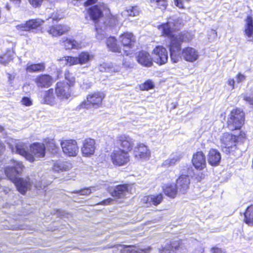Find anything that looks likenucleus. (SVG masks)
Listing matches in <instances>:
<instances>
[{
  "instance_id": "f257e3e1",
  "label": "nucleus",
  "mask_w": 253,
  "mask_h": 253,
  "mask_svg": "<svg viewBox=\"0 0 253 253\" xmlns=\"http://www.w3.org/2000/svg\"><path fill=\"white\" fill-rule=\"evenodd\" d=\"M158 28L161 32L163 36L170 39L169 44L170 58L172 62H177L182 43L190 41L192 39V36L188 32L176 34L175 31L178 29L179 25L178 21L172 18H169L167 23L159 25Z\"/></svg>"
},
{
  "instance_id": "f03ea898",
  "label": "nucleus",
  "mask_w": 253,
  "mask_h": 253,
  "mask_svg": "<svg viewBox=\"0 0 253 253\" xmlns=\"http://www.w3.org/2000/svg\"><path fill=\"white\" fill-rule=\"evenodd\" d=\"M11 162L12 166L5 168V174L7 178L15 184L19 192L24 194L31 186L30 179L28 177L23 178L18 176L22 173L24 168L21 162L12 160Z\"/></svg>"
},
{
  "instance_id": "7ed1b4c3",
  "label": "nucleus",
  "mask_w": 253,
  "mask_h": 253,
  "mask_svg": "<svg viewBox=\"0 0 253 253\" xmlns=\"http://www.w3.org/2000/svg\"><path fill=\"white\" fill-rule=\"evenodd\" d=\"M13 152H15L16 153L24 157L25 159L30 162L35 161V158L33 156L37 158H43L45 155V147L43 144L39 143H35L30 146V151L32 154L29 153L27 151V148L25 145L21 143H17L15 148L11 147Z\"/></svg>"
},
{
  "instance_id": "20e7f679",
  "label": "nucleus",
  "mask_w": 253,
  "mask_h": 253,
  "mask_svg": "<svg viewBox=\"0 0 253 253\" xmlns=\"http://www.w3.org/2000/svg\"><path fill=\"white\" fill-rule=\"evenodd\" d=\"M239 136L229 133H224L220 137L221 146L226 154H231L235 156L240 155V151L237 149V140Z\"/></svg>"
},
{
  "instance_id": "39448f33",
  "label": "nucleus",
  "mask_w": 253,
  "mask_h": 253,
  "mask_svg": "<svg viewBox=\"0 0 253 253\" xmlns=\"http://www.w3.org/2000/svg\"><path fill=\"white\" fill-rule=\"evenodd\" d=\"M65 78L69 82L70 84L67 83L59 82L56 84L55 87V93L57 98L61 100H67L71 96L70 86L73 85L75 78L74 77H70V73H66L65 75Z\"/></svg>"
},
{
  "instance_id": "423d86ee",
  "label": "nucleus",
  "mask_w": 253,
  "mask_h": 253,
  "mask_svg": "<svg viewBox=\"0 0 253 253\" xmlns=\"http://www.w3.org/2000/svg\"><path fill=\"white\" fill-rule=\"evenodd\" d=\"M244 123V113L239 109L231 111L227 121V126L230 130L241 128Z\"/></svg>"
},
{
  "instance_id": "0eeeda50",
  "label": "nucleus",
  "mask_w": 253,
  "mask_h": 253,
  "mask_svg": "<svg viewBox=\"0 0 253 253\" xmlns=\"http://www.w3.org/2000/svg\"><path fill=\"white\" fill-rule=\"evenodd\" d=\"M119 41L123 46L122 50L123 54L126 55L131 54V49L133 48L135 42V38L133 35L129 32L124 33L120 35Z\"/></svg>"
},
{
  "instance_id": "6e6552de",
  "label": "nucleus",
  "mask_w": 253,
  "mask_h": 253,
  "mask_svg": "<svg viewBox=\"0 0 253 253\" xmlns=\"http://www.w3.org/2000/svg\"><path fill=\"white\" fill-rule=\"evenodd\" d=\"M111 158L113 164L119 166H124L129 161L128 153L119 148L113 151L111 154Z\"/></svg>"
},
{
  "instance_id": "1a4fd4ad",
  "label": "nucleus",
  "mask_w": 253,
  "mask_h": 253,
  "mask_svg": "<svg viewBox=\"0 0 253 253\" xmlns=\"http://www.w3.org/2000/svg\"><path fill=\"white\" fill-rule=\"evenodd\" d=\"M104 98V94L101 92H95L89 94L87 96V101L83 102L80 105L81 107L88 109L92 106L97 108L101 104Z\"/></svg>"
},
{
  "instance_id": "9d476101",
  "label": "nucleus",
  "mask_w": 253,
  "mask_h": 253,
  "mask_svg": "<svg viewBox=\"0 0 253 253\" xmlns=\"http://www.w3.org/2000/svg\"><path fill=\"white\" fill-rule=\"evenodd\" d=\"M63 153L70 157H74L77 155L79 152V147L75 140H64L60 143Z\"/></svg>"
},
{
  "instance_id": "9b49d317",
  "label": "nucleus",
  "mask_w": 253,
  "mask_h": 253,
  "mask_svg": "<svg viewBox=\"0 0 253 253\" xmlns=\"http://www.w3.org/2000/svg\"><path fill=\"white\" fill-rule=\"evenodd\" d=\"M153 61L160 65L166 63L168 60L167 49L162 46L158 45L153 50Z\"/></svg>"
},
{
  "instance_id": "f8f14e48",
  "label": "nucleus",
  "mask_w": 253,
  "mask_h": 253,
  "mask_svg": "<svg viewBox=\"0 0 253 253\" xmlns=\"http://www.w3.org/2000/svg\"><path fill=\"white\" fill-rule=\"evenodd\" d=\"M117 143L120 144L123 150L128 152L131 151L134 147V140L126 134H121L117 137Z\"/></svg>"
},
{
  "instance_id": "ddd939ff",
  "label": "nucleus",
  "mask_w": 253,
  "mask_h": 253,
  "mask_svg": "<svg viewBox=\"0 0 253 253\" xmlns=\"http://www.w3.org/2000/svg\"><path fill=\"white\" fill-rule=\"evenodd\" d=\"M136 158L143 161L149 160L151 157V152L148 147L143 143H139L134 150Z\"/></svg>"
},
{
  "instance_id": "4468645a",
  "label": "nucleus",
  "mask_w": 253,
  "mask_h": 253,
  "mask_svg": "<svg viewBox=\"0 0 253 253\" xmlns=\"http://www.w3.org/2000/svg\"><path fill=\"white\" fill-rule=\"evenodd\" d=\"M95 149V140L93 139L87 138L83 142L81 151L84 156L90 157L94 154Z\"/></svg>"
},
{
  "instance_id": "2eb2a0df",
  "label": "nucleus",
  "mask_w": 253,
  "mask_h": 253,
  "mask_svg": "<svg viewBox=\"0 0 253 253\" xmlns=\"http://www.w3.org/2000/svg\"><path fill=\"white\" fill-rule=\"evenodd\" d=\"M190 179L187 175H181L177 179L176 186L179 193L185 194L189 187Z\"/></svg>"
},
{
  "instance_id": "dca6fc26",
  "label": "nucleus",
  "mask_w": 253,
  "mask_h": 253,
  "mask_svg": "<svg viewBox=\"0 0 253 253\" xmlns=\"http://www.w3.org/2000/svg\"><path fill=\"white\" fill-rule=\"evenodd\" d=\"M41 102L53 106L57 103V99L54 95V91L52 88L42 92L41 95Z\"/></svg>"
},
{
  "instance_id": "f3484780",
  "label": "nucleus",
  "mask_w": 253,
  "mask_h": 253,
  "mask_svg": "<svg viewBox=\"0 0 253 253\" xmlns=\"http://www.w3.org/2000/svg\"><path fill=\"white\" fill-rule=\"evenodd\" d=\"M181 57L186 61L192 62L198 59L199 53L194 48L187 47L183 49Z\"/></svg>"
},
{
  "instance_id": "a211bd4d",
  "label": "nucleus",
  "mask_w": 253,
  "mask_h": 253,
  "mask_svg": "<svg viewBox=\"0 0 253 253\" xmlns=\"http://www.w3.org/2000/svg\"><path fill=\"white\" fill-rule=\"evenodd\" d=\"M43 23V21L40 19H31L26 22L25 24H21L17 26L18 30L28 31L31 29H36Z\"/></svg>"
},
{
  "instance_id": "6ab92c4d",
  "label": "nucleus",
  "mask_w": 253,
  "mask_h": 253,
  "mask_svg": "<svg viewBox=\"0 0 253 253\" xmlns=\"http://www.w3.org/2000/svg\"><path fill=\"white\" fill-rule=\"evenodd\" d=\"M192 164L195 168L201 170L205 168L206 165V158L202 152H197L193 155Z\"/></svg>"
},
{
  "instance_id": "aec40b11",
  "label": "nucleus",
  "mask_w": 253,
  "mask_h": 253,
  "mask_svg": "<svg viewBox=\"0 0 253 253\" xmlns=\"http://www.w3.org/2000/svg\"><path fill=\"white\" fill-rule=\"evenodd\" d=\"M136 58L138 63L144 66L150 67L152 65V59L149 53L145 51L138 52Z\"/></svg>"
},
{
  "instance_id": "412c9836",
  "label": "nucleus",
  "mask_w": 253,
  "mask_h": 253,
  "mask_svg": "<svg viewBox=\"0 0 253 253\" xmlns=\"http://www.w3.org/2000/svg\"><path fill=\"white\" fill-rule=\"evenodd\" d=\"M163 195L162 194L158 195H153L144 197L142 199V202L147 204V206L154 205L157 206L160 204L163 201Z\"/></svg>"
},
{
  "instance_id": "4be33fe9",
  "label": "nucleus",
  "mask_w": 253,
  "mask_h": 253,
  "mask_svg": "<svg viewBox=\"0 0 253 253\" xmlns=\"http://www.w3.org/2000/svg\"><path fill=\"white\" fill-rule=\"evenodd\" d=\"M244 32L248 41L253 42V19L251 16L247 17Z\"/></svg>"
},
{
  "instance_id": "5701e85b",
  "label": "nucleus",
  "mask_w": 253,
  "mask_h": 253,
  "mask_svg": "<svg viewBox=\"0 0 253 253\" xmlns=\"http://www.w3.org/2000/svg\"><path fill=\"white\" fill-rule=\"evenodd\" d=\"M109 191L113 197L122 198L128 192V186L126 184L119 185L114 188L112 190L109 189Z\"/></svg>"
},
{
  "instance_id": "b1692460",
  "label": "nucleus",
  "mask_w": 253,
  "mask_h": 253,
  "mask_svg": "<svg viewBox=\"0 0 253 253\" xmlns=\"http://www.w3.org/2000/svg\"><path fill=\"white\" fill-rule=\"evenodd\" d=\"M221 160V155L219 152L215 149H211L208 156L209 163L211 166L218 165Z\"/></svg>"
},
{
  "instance_id": "393cba45",
  "label": "nucleus",
  "mask_w": 253,
  "mask_h": 253,
  "mask_svg": "<svg viewBox=\"0 0 253 253\" xmlns=\"http://www.w3.org/2000/svg\"><path fill=\"white\" fill-rule=\"evenodd\" d=\"M69 30V27L65 25H56L49 28L48 32L53 36H60Z\"/></svg>"
},
{
  "instance_id": "a878e982",
  "label": "nucleus",
  "mask_w": 253,
  "mask_h": 253,
  "mask_svg": "<svg viewBox=\"0 0 253 253\" xmlns=\"http://www.w3.org/2000/svg\"><path fill=\"white\" fill-rule=\"evenodd\" d=\"M37 85L41 87H49L52 84V79L47 75H42L35 79Z\"/></svg>"
},
{
  "instance_id": "bb28decb",
  "label": "nucleus",
  "mask_w": 253,
  "mask_h": 253,
  "mask_svg": "<svg viewBox=\"0 0 253 253\" xmlns=\"http://www.w3.org/2000/svg\"><path fill=\"white\" fill-rule=\"evenodd\" d=\"M88 13L90 19L96 22L102 15V8L98 5H94L88 9Z\"/></svg>"
},
{
  "instance_id": "cd10ccee",
  "label": "nucleus",
  "mask_w": 253,
  "mask_h": 253,
  "mask_svg": "<svg viewBox=\"0 0 253 253\" xmlns=\"http://www.w3.org/2000/svg\"><path fill=\"white\" fill-rule=\"evenodd\" d=\"M106 44L108 48L112 51L115 52L121 53L123 54L122 48L117 43V40L114 37H110L107 40Z\"/></svg>"
},
{
  "instance_id": "c85d7f7f",
  "label": "nucleus",
  "mask_w": 253,
  "mask_h": 253,
  "mask_svg": "<svg viewBox=\"0 0 253 253\" xmlns=\"http://www.w3.org/2000/svg\"><path fill=\"white\" fill-rule=\"evenodd\" d=\"M163 191L167 196L174 198L178 191L176 185L174 184H167L163 187Z\"/></svg>"
},
{
  "instance_id": "c756f323",
  "label": "nucleus",
  "mask_w": 253,
  "mask_h": 253,
  "mask_svg": "<svg viewBox=\"0 0 253 253\" xmlns=\"http://www.w3.org/2000/svg\"><path fill=\"white\" fill-rule=\"evenodd\" d=\"M182 157V155L180 153H173L170 155V157L166 160L162 164V166L169 167L173 166Z\"/></svg>"
},
{
  "instance_id": "7c9ffc66",
  "label": "nucleus",
  "mask_w": 253,
  "mask_h": 253,
  "mask_svg": "<svg viewBox=\"0 0 253 253\" xmlns=\"http://www.w3.org/2000/svg\"><path fill=\"white\" fill-rule=\"evenodd\" d=\"M45 69V64L43 63L38 64H31L29 62L26 65V70L28 72H38L43 71Z\"/></svg>"
},
{
  "instance_id": "2f4dec72",
  "label": "nucleus",
  "mask_w": 253,
  "mask_h": 253,
  "mask_svg": "<svg viewBox=\"0 0 253 253\" xmlns=\"http://www.w3.org/2000/svg\"><path fill=\"white\" fill-rule=\"evenodd\" d=\"M139 13V8L136 6H129L121 13V16L126 18L127 16H136Z\"/></svg>"
},
{
  "instance_id": "473e14b6",
  "label": "nucleus",
  "mask_w": 253,
  "mask_h": 253,
  "mask_svg": "<svg viewBox=\"0 0 253 253\" xmlns=\"http://www.w3.org/2000/svg\"><path fill=\"white\" fill-rule=\"evenodd\" d=\"M71 168V164L67 162L58 161L54 163L53 169L59 172L61 171H67Z\"/></svg>"
},
{
  "instance_id": "72a5a7b5",
  "label": "nucleus",
  "mask_w": 253,
  "mask_h": 253,
  "mask_svg": "<svg viewBox=\"0 0 253 253\" xmlns=\"http://www.w3.org/2000/svg\"><path fill=\"white\" fill-rule=\"evenodd\" d=\"M244 222L250 226H253V205L247 208L244 212Z\"/></svg>"
},
{
  "instance_id": "f704fd0d",
  "label": "nucleus",
  "mask_w": 253,
  "mask_h": 253,
  "mask_svg": "<svg viewBox=\"0 0 253 253\" xmlns=\"http://www.w3.org/2000/svg\"><path fill=\"white\" fill-rule=\"evenodd\" d=\"M66 49H79L81 48V43L71 39H66L63 42Z\"/></svg>"
},
{
  "instance_id": "c9c22d12",
  "label": "nucleus",
  "mask_w": 253,
  "mask_h": 253,
  "mask_svg": "<svg viewBox=\"0 0 253 253\" xmlns=\"http://www.w3.org/2000/svg\"><path fill=\"white\" fill-rule=\"evenodd\" d=\"M62 62V64L69 65L70 66L79 64V60L77 57L65 56L59 60Z\"/></svg>"
},
{
  "instance_id": "e433bc0d",
  "label": "nucleus",
  "mask_w": 253,
  "mask_h": 253,
  "mask_svg": "<svg viewBox=\"0 0 253 253\" xmlns=\"http://www.w3.org/2000/svg\"><path fill=\"white\" fill-rule=\"evenodd\" d=\"M78 57L79 64H83L87 63L92 58V56L87 52H82Z\"/></svg>"
},
{
  "instance_id": "4c0bfd02",
  "label": "nucleus",
  "mask_w": 253,
  "mask_h": 253,
  "mask_svg": "<svg viewBox=\"0 0 253 253\" xmlns=\"http://www.w3.org/2000/svg\"><path fill=\"white\" fill-rule=\"evenodd\" d=\"M150 3L152 6L162 10L165 9L167 5V0H151Z\"/></svg>"
},
{
  "instance_id": "58836bf2",
  "label": "nucleus",
  "mask_w": 253,
  "mask_h": 253,
  "mask_svg": "<svg viewBox=\"0 0 253 253\" xmlns=\"http://www.w3.org/2000/svg\"><path fill=\"white\" fill-rule=\"evenodd\" d=\"M120 20L121 19L119 16L111 15L107 19L108 23H107V22H105V24L110 27H113L117 24H119Z\"/></svg>"
},
{
  "instance_id": "ea45409f",
  "label": "nucleus",
  "mask_w": 253,
  "mask_h": 253,
  "mask_svg": "<svg viewBox=\"0 0 253 253\" xmlns=\"http://www.w3.org/2000/svg\"><path fill=\"white\" fill-rule=\"evenodd\" d=\"M13 52L10 50L7 51L4 55L0 56V63L6 64L8 62L12 59Z\"/></svg>"
},
{
  "instance_id": "a19ab883",
  "label": "nucleus",
  "mask_w": 253,
  "mask_h": 253,
  "mask_svg": "<svg viewBox=\"0 0 253 253\" xmlns=\"http://www.w3.org/2000/svg\"><path fill=\"white\" fill-rule=\"evenodd\" d=\"M153 87L154 84L150 80H148L140 85V88L142 90H148Z\"/></svg>"
},
{
  "instance_id": "79ce46f5",
  "label": "nucleus",
  "mask_w": 253,
  "mask_h": 253,
  "mask_svg": "<svg viewBox=\"0 0 253 253\" xmlns=\"http://www.w3.org/2000/svg\"><path fill=\"white\" fill-rule=\"evenodd\" d=\"M240 97L243 100L247 102L250 105L253 106V94L248 96L246 93L242 94Z\"/></svg>"
},
{
  "instance_id": "37998d69",
  "label": "nucleus",
  "mask_w": 253,
  "mask_h": 253,
  "mask_svg": "<svg viewBox=\"0 0 253 253\" xmlns=\"http://www.w3.org/2000/svg\"><path fill=\"white\" fill-rule=\"evenodd\" d=\"M91 192L92 191L91 188H84L81 190L75 192V193H78L81 195H89Z\"/></svg>"
},
{
  "instance_id": "c03bdc74",
  "label": "nucleus",
  "mask_w": 253,
  "mask_h": 253,
  "mask_svg": "<svg viewBox=\"0 0 253 253\" xmlns=\"http://www.w3.org/2000/svg\"><path fill=\"white\" fill-rule=\"evenodd\" d=\"M96 27V38L99 40H102L105 38L104 34L103 33V31L101 29H98Z\"/></svg>"
},
{
  "instance_id": "a18cd8bd",
  "label": "nucleus",
  "mask_w": 253,
  "mask_h": 253,
  "mask_svg": "<svg viewBox=\"0 0 253 253\" xmlns=\"http://www.w3.org/2000/svg\"><path fill=\"white\" fill-rule=\"evenodd\" d=\"M126 248L127 249V251L129 252V253H143V251H141V253L137 251V249L132 246H126Z\"/></svg>"
},
{
  "instance_id": "49530a36",
  "label": "nucleus",
  "mask_w": 253,
  "mask_h": 253,
  "mask_svg": "<svg viewBox=\"0 0 253 253\" xmlns=\"http://www.w3.org/2000/svg\"><path fill=\"white\" fill-rule=\"evenodd\" d=\"M21 102L22 104L26 106H29L32 104V102L30 98L27 97H24L21 100Z\"/></svg>"
},
{
  "instance_id": "de8ad7c7",
  "label": "nucleus",
  "mask_w": 253,
  "mask_h": 253,
  "mask_svg": "<svg viewBox=\"0 0 253 253\" xmlns=\"http://www.w3.org/2000/svg\"><path fill=\"white\" fill-rule=\"evenodd\" d=\"M81 87L84 89H87L89 88L91 85L90 82H88L87 81L84 80L83 83L80 84Z\"/></svg>"
},
{
  "instance_id": "09e8293b",
  "label": "nucleus",
  "mask_w": 253,
  "mask_h": 253,
  "mask_svg": "<svg viewBox=\"0 0 253 253\" xmlns=\"http://www.w3.org/2000/svg\"><path fill=\"white\" fill-rule=\"evenodd\" d=\"M236 81L238 83H241L245 80L246 76L242 74L241 73H239L236 77Z\"/></svg>"
},
{
  "instance_id": "8fccbe9b",
  "label": "nucleus",
  "mask_w": 253,
  "mask_h": 253,
  "mask_svg": "<svg viewBox=\"0 0 253 253\" xmlns=\"http://www.w3.org/2000/svg\"><path fill=\"white\" fill-rule=\"evenodd\" d=\"M98 70L102 72H106L107 68H108V66L107 64L106 63H103L102 64H100L98 67Z\"/></svg>"
},
{
  "instance_id": "3c124183",
  "label": "nucleus",
  "mask_w": 253,
  "mask_h": 253,
  "mask_svg": "<svg viewBox=\"0 0 253 253\" xmlns=\"http://www.w3.org/2000/svg\"><path fill=\"white\" fill-rule=\"evenodd\" d=\"M3 127L1 126H0V132H2L3 131ZM4 148H5V147L4 146L3 142L1 140H0V155L2 154V153L4 150Z\"/></svg>"
},
{
  "instance_id": "603ef678",
  "label": "nucleus",
  "mask_w": 253,
  "mask_h": 253,
  "mask_svg": "<svg viewBox=\"0 0 253 253\" xmlns=\"http://www.w3.org/2000/svg\"><path fill=\"white\" fill-rule=\"evenodd\" d=\"M211 252L212 253H225L224 251L217 247L212 248L211 249Z\"/></svg>"
},
{
  "instance_id": "864d4df0",
  "label": "nucleus",
  "mask_w": 253,
  "mask_h": 253,
  "mask_svg": "<svg viewBox=\"0 0 253 253\" xmlns=\"http://www.w3.org/2000/svg\"><path fill=\"white\" fill-rule=\"evenodd\" d=\"M3 193L5 195H8V196L13 197V191L10 190V189H8L7 188H5L3 190Z\"/></svg>"
},
{
  "instance_id": "5fc2aeb1",
  "label": "nucleus",
  "mask_w": 253,
  "mask_h": 253,
  "mask_svg": "<svg viewBox=\"0 0 253 253\" xmlns=\"http://www.w3.org/2000/svg\"><path fill=\"white\" fill-rule=\"evenodd\" d=\"M174 3L177 7L180 8H182L183 7L182 1L181 0H174Z\"/></svg>"
},
{
  "instance_id": "6e6d98bb",
  "label": "nucleus",
  "mask_w": 253,
  "mask_h": 253,
  "mask_svg": "<svg viewBox=\"0 0 253 253\" xmlns=\"http://www.w3.org/2000/svg\"><path fill=\"white\" fill-rule=\"evenodd\" d=\"M210 36L211 37V38H209V40H213L214 38H215L217 36V33L214 30H211L210 31Z\"/></svg>"
},
{
  "instance_id": "4d7b16f0",
  "label": "nucleus",
  "mask_w": 253,
  "mask_h": 253,
  "mask_svg": "<svg viewBox=\"0 0 253 253\" xmlns=\"http://www.w3.org/2000/svg\"><path fill=\"white\" fill-rule=\"evenodd\" d=\"M97 1V0H87L84 2V5L88 6L89 5L95 3Z\"/></svg>"
},
{
  "instance_id": "13d9d810",
  "label": "nucleus",
  "mask_w": 253,
  "mask_h": 253,
  "mask_svg": "<svg viewBox=\"0 0 253 253\" xmlns=\"http://www.w3.org/2000/svg\"><path fill=\"white\" fill-rule=\"evenodd\" d=\"M112 201H113V200L112 199L108 198L103 201L100 204L105 205H109L111 203Z\"/></svg>"
},
{
  "instance_id": "bf43d9fd",
  "label": "nucleus",
  "mask_w": 253,
  "mask_h": 253,
  "mask_svg": "<svg viewBox=\"0 0 253 253\" xmlns=\"http://www.w3.org/2000/svg\"><path fill=\"white\" fill-rule=\"evenodd\" d=\"M234 84H235V81L233 79H229V80L228 81V84L229 85L231 86L232 89L234 88Z\"/></svg>"
},
{
  "instance_id": "052dcab7",
  "label": "nucleus",
  "mask_w": 253,
  "mask_h": 253,
  "mask_svg": "<svg viewBox=\"0 0 253 253\" xmlns=\"http://www.w3.org/2000/svg\"><path fill=\"white\" fill-rule=\"evenodd\" d=\"M8 81L9 82V84H11L12 81L14 80V79L15 78V75L13 74H8Z\"/></svg>"
},
{
  "instance_id": "680f3d73",
  "label": "nucleus",
  "mask_w": 253,
  "mask_h": 253,
  "mask_svg": "<svg viewBox=\"0 0 253 253\" xmlns=\"http://www.w3.org/2000/svg\"><path fill=\"white\" fill-rule=\"evenodd\" d=\"M35 187L37 188V189H43L45 187H46V185H42V182L41 183V184H36L35 185Z\"/></svg>"
},
{
  "instance_id": "e2e57ef3",
  "label": "nucleus",
  "mask_w": 253,
  "mask_h": 253,
  "mask_svg": "<svg viewBox=\"0 0 253 253\" xmlns=\"http://www.w3.org/2000/svg\"><path fill=\"white\" fill-rule=\"evenodd\" d=\"M10 1L12 2L15 4L19 5L21 3V0H10Z\"/></svg>"
},
{
  "instance_id": "0e129e2a",
  "label": "nucleus",
  "mask_w": 253,
  "mask_h": 253,
  "mask_svg": "<svg viewBox=\"0 0 253 253\" xmlns=\"http://www.w3.org/2000/svg\"><path fill=\"white\" fill-rule=\"evenodd\" d=\"M240 136L242 137H245V133H242L240 134Z\"/></svg>"
},
{
  "instance_id": "69168bd1",
  "label": "nucleus",
  "mask_w": 253,
  "mask_h": 253,
  "mask_svg": "<svg viewBox=\"0 0 253 253\" xmlns=\"http://www.w3.org/2000/svg\"><path fill=\"white\" fill-rule=\"evenodd\" d=\"M252 168H253V160H252Z\"/></svg>"
},
{
  "instance_id": "338daca9",
  "label": "nucleus",
  "mask_w": 253,
  "mask_h": 253,
  "mask_svg": "<svg viewBox=\"0 0 253 253\" xmlns=\"http://www.w3.org/2000/svg\"><path fill=\"white\" fill-rule=\"evenodd\" d=\"M52 144L54 145V143H53V140H52Z\"/></svg>"
},
{
  "instance_id": "774afa93",
  "label": "nucleus",
  "mask_w": 253,
  "mask_h": 253,
  "mask_svg": "<svg viewBox=\"0 0 253 253\" xmlns=\"http://www.w3.org/2000/svg\"><path fill=\"white\" fill-rule=\"evenodd\" d=\"M6 7H7V8L8 10L9 9V6H6Z\"/></svg>"
}]
</instances>
